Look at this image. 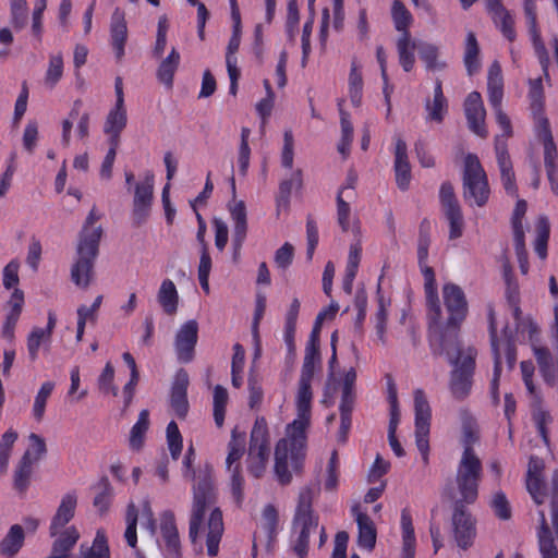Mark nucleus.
<instances>
[{
	"mask_svg": "<svg viewBox=\"0 0 558 558\" xmlns=\"http://www.w3.org/2000/svg\"><path fill=\"white\" fill-rule=\"evenodd\" d=\"M349 86L351 102L354 107H359L362 101L363 78L355 60H352L351 63Z\"/></svg>",
	"mask_w": 558,
	"mask_h": 558,
	"instance_id": "nucleus-46",
	"label": "nucleus"
},
{
	"mask_svg": "<svg viewBox=\"0 0 558 558\" xmlns=\"http://www.w3.org/2000/svg\"><path fill=\"white\" fill-rule=\"evenodd\" d=\"M418 46L420 45H417L415 40H413V37L399 38L397 43L399 60L401 66L405 72H409L413 69L415 62L414 52L416 49L418 50Z\"/></svg>",
	"mask_w": 558,
	"mask_h": 558,
	"instance_id": "nucleus-37",
	"label": "nucleus"
},
{
	"mask_svg": "<svg viewBox=\"0 0 558 558\" xmlns=\"http://www.w3.org/2000/svg\"><path fill=\"white\" fill-rule=\"evenodd\" d=\"M439 198L442 209L460 207L453 186L450 182H444L440 186Z\"/></svg>",
	"mask_w": 558,
	"mask_h": 558,
	"instance_id": "nucleus-64",
	"label": "nucleus"
},
{
	"mask_svg": "<svg viewBox=\"0 0 558 558\" xmlns=\"http://www.w3.org/2000/svg\"><path fill=\"white\" fill-rule=\"evenodd\" d=\"M529 97L531 100V111L537 119V124H539L541 117H544V89L541 78L530 80Z\"/></svg>",
	"mask_w": 558,
	"mask_h": 558,
	"instance_id": "nucleus-39",
	"label": "nucleus"
},
{
	"mask_svg": "<svg viewBox=\"0 0 558 558\" xmlns=\"http://www.w3.org/2000/svg\"><path fill=\"white\" fill-rule=\"evenodd\" d=\"M513 242L514 248L518 256L520 269L522 274H527L529 270V262H527V252L524 243V231H517L513 233Z\"/></svg>",
	"mask_w": 558,
	"mask_h": 558,
	"instance_id": "nucleus-59",
	"label": "nucleus"
},
{
	"mask_svg": "<svg viewBox=\"0 0 558 558\" xmlns=\"http://www.w3.org/2000/svg\"><path fill=\"white\" fill-rule=\"evenodd\" d=\"M47 339L43 328L35 327L27 337V350L32 361H35L38 355V350L41 341Z\"/></svg>",
	"mask_w": 558,
	"mask_h": 558,
	"instance_id": "nucleus-63",
	"label": "nucleus"
},
{
	"mask_svg": "<svg viewBox=\"0 0 558 558\" xmlns=\"http://www.w3.org/2000/svg\"><path fill=\"white\" fill-rule=\"evenodd\" d=\"M359 527L357 543L361 547L372 550L376 545V527L372 519L363 512L356 513Z\"/></svg>",
	"mask_w": 558,
	"mask_h": 558,
	"instance_id": "nucleus-31",
	"label": "nucleus"
},
{
	"mask_svg": "<svg viewBox=\"0 0 558 558\" xmlns=\"http://www.w3.org/2000/svg\"><path fill=\"white\" fill-rule=\"evenodd\" d=\"M25 533L20 524H13L0 542V554L5 558H13L24 545Z\"/></svg>",
	"mask_w": 558,
	"mask_h": 558,
	"instance_id": "nucleus-27",
	"label": "nucleus"
},
{
	"mask_svg": "<svg viewBox=\"0 0 558 558\" xmlns=\"http://www.w3.org/2000/svg\"><path fill=\"white\" fill-rule=\"evenodd\" d=\"M114 368L111 363H107L98 378L99 389L104 392L111 391L113 396L118 395V388L113 386Z\"/></svg>",
	"mask_w": 558,
	"mask_h": 558,
	"instance_id": "nucleus-61",
	"label": "nucleus"
},
{
	"mask_svg": "<svg viewBox=\"0 0 558 558\" xmlns=\"http://www.w3.org/2000/svg\"><path fill=\"white\" fill-rule=\"evenodd\" d=\"M269 450H248V472L256 478H259L264 475L266 471L267 461L269 458Z\"/></svg>",
	"mask_w": 558,
	"mask_h": 558,
	"instance_id": "nucleus-44",
	"label": "nucleus"
},
{
	"mask_svg": "<svg viewBox=\"0 0 558 558\" xmlns=\"http://www.w3.org/2000/svg\"><path fill=\"white\" fill-rule=\"evenodd\" d=\"M263 529L267 534V546L270 547L277 534L278 511L272 505H267L263 510Z\"/></svg>",
	"mask_w": 558,
	"mask_h": 558,
	"instance_id": "nucleus-49",
	"label": "nucleus"
},
{
	"mask_svg": "<svg viewBox=\"0 0 558 558\" xmlns=\"http://www.w3.org/2000/svg\"><path fill=\"white\" fill-rule=\"evenodd\" d=\"M54 388L53 381H46L41 385L33 407L34 417L39 422L43 420L46 409V403Z\"/></svg>",
	"mask_w": 558,
	"mask_h": 558,
	"instance_id": "nucleus-51",
	"label": "nucleus"
},
{
	"mask_svg": "<svg viewBox=\"0 0 558 558\" xmlns=\"http://www.w3.org/2000/svg\"><path fill=\"white\" fill-rule=\"evenodd\" d=\"M486 5L488 11L494 14V22L499 26V29L505 35L512 33L513 20L502 7L500 0H486Z\"/></svg>",
	"mask_w": 558,
	"mask_h": 558,
	"instance_id": "nucleus-38",
	"label": "nucleus"
},
{
	"mask_svg": "<svg viewBox=\"0 0 558 558\" xmlns=\"http://www.w3.org/2000/svg\"><path fill=\"white\" fill-rule=\"evenodd\" d=\"M154 198V174L147 173L143 182L135 184L133 203L153 204Z\"/></svg>",
	"mask_w": 558,
	"mask_h": 558,
	"instance_id": "nucleus-43",
	"label": "nucleus"
},
{
	"mask_svg": "<svg viewBox=\"0 0 558 558\" xmlns=\"http://www.w3.org/2000/svg\"><path fill=\"white\" fill-rule=\"evenodd\" d=\"M537 138L544 146V166L546 170L553 171L557 169L558 150L554 142V137L549 128V121L545 117H541V122L537 124Z\"/></svg>",
	"mask_w": 558,
	"mask_h": 558,
	"instance_id": "nucleus-22",
	"label": "nucleus"
},
{
	"mask_svg": "<svg viewBox=\"0 0 558 558\" xmlns=\"http://www.w3.org/2000/svg\"><path fill=\"white\" fill-rule=\"evenodd\" d=\"M100 216L95 207L88 213L78 235L77 259L71 268V279L77 287L86 289L94 274L95 260L99 253V243L104 233L101 226L92 228Z\"/></svg>",
	"mask_w": 558,
	"mask_h": 558,
	"instance_id": "nucleus-3",
	"label": "nucleus"
},
{
	"mask_svg": "<svg viewBox=\"0 0 558 558\" xmlns=\"http://www.w3.org/2000/svg\"><path fill=\"white\" fill-rule=\"evenodd\" d=\"M32 451L26 450L20 460L17 469L14 472V488L20 494H25L29 486L31 476L33 474Z\"/></svg>",
	"mask_w": 558,
	"mask_h": 558,
	"instance_id": "nucleus-34",
	"label": "nucleus"
},
{
	"mask_svg": "<svg viewBox=\"0 0 558 558\" xmlns=\"http://www.w3.org/2000/svg\"><path fill=\"white\" fill-rule=\"evenodd\" d=\"M469 505L462 500H452V532L457 545L464 550L473 545L476 536V520L468 510Z\"/></svg>",
	"mask_w": 558,
	"mask_h": 558,
	"instance_id": "nucleus-10",
	"label": "nucleus"
},
{
	"mask_svg": "<svg viewBox=\"0 0 558 558\" xmlns=\"http://www.w3.org/2000/svg\"><path fill=\"white\" fill-rule=\"evenodd\" d=\"M63 73V59L60 53L50 57L49 66L46 72L45 82L50 87H53L62 77Z\"/></svg>",
	"mask_w": 558,
	"mask_h": 558,
	"instance_id": "nucleus-56",
	"label": "nucleus"
},
{
	"mask_svg": "<svg viewBox=\"0 0 558 558\" xmlns=\"http://www.w3.org/2000/svg\"><path fill=\"white\" fill-rule=\"evenodd\" d=\"M429 244L430 241L417 240V259L425 280L424 289L426 294V304L429 307L432 319L437 323L440 318V302L438 299L434 269L426 264Z\"/></svg>",
	"mask_w": 558,
	"mask_h": 558,
	"instance_id": "nucleus-12",
	"label": "nucleus"
},
{
	"mask_svg": "<svg viewBox=\"0 0 558 558\" xmlns=\"http://www.w3.org/2000/svg\"><path fill=\"white\" fill-rule=\"evenodd\" d=\"M488 99L492 107H498L504 96V80L500 64L494 61L488 70L487 77Z\"/></svg>",
	"mask_w": 558,
	"mask_h": 558,
	"instance_id": "nucleus-29",
	"label": "nucleus"
},
{
	"mask_svg": "<svg viewBox=\"0 0 558 558\" xmlns=\"http://www.w3.org/2000/svg\"><path fill=\"white\" fill-rule=\"evenodd\" d=\"M442 298L449 317L450 326H460L468 314V302L463 290L456 283H446L442 288Z\"/></svg>",
	"mask_w": 558,
	"mask_h": 558,
	"instance_id": "nucleus-13",
	"label": "nucleus"
},
{
	"mask_svg": "<svg viewBox=\"0 0 558 558\" xmlns=\"http://www.w3.org/2000/svg\"><path fill=\"white\" fill-rule=\"evenodd\" d=\"M190 384L189 374L180 368L171 386L170 405L179 418H185L189 412L187 387Z\"/></svg>",
	"mask_w": 558,
	"mask_h": 558,
	"instance_id": "nucleus-17",
	"label": "nucleus"
},
{
	"mask_svg": "<svg viewBox=\"0 0 558 558\" xmlns=\"http://www.w3.org/2000/svg\"><path fill=\"white\" fill-rule=\"evenodd\" d=\"M160 531L166 543L167 558H181L179 532L172 511L167 510L161 513Z\"/></svg>",
	"mask_w": 558,
	"mask_h": 558,
	"instance_id": "nucleus-19",
	"label": "nucleus"
},
{
	"mask_svg": "<svg viewBox=\"0 0 558 558\" xmlns=\"http://www.w3.org/2000/svg\"><path fill=\"white\" fill-rule=\"evenodd\" d=\"M294 247L289 242H286L275 253V263L281 269H287L293 262Z\"/></svg>",
	"mask_w": 558,
	"mask_h": 558,
	"instance_id": "nucleus-62",
	"label": "nucleus"
},
{
	"mask_svg": "<svg viewBox=\"0 0 558 558\" xmlns=\"http://www.w3.org/2000/svg\"><path fill=\"white\" fill-rule=\"evenodd\" d=\"M402 558L415 557V534L412 518L408 509L401 511Z\"/></svg>",
	"mask_w": 558,
	"mask_h": 558,
	"instance_id": "nucleus-33",
	"label": "nucleus"
},
{
	"mask_svg": "<svg viewBox=\"0 0 558 558\" xmlns=\"http://www.w3.org/2000/svg\"><path fill=\"white\" fill-rule=\"evenodd\" d=\"M336 201L338 223L343 232H348L350 229L349 217L351 208L349 203L343 198V190H339Z\"/></svg>",
	"mask_w": 558,
	"mask_h": 558,
	"instance_id": "nucleus-58",
	"label": "nucleus"
},
{
	"mask_svg": "<svg viewBox=\"0 0 558 558\" xmlns=\"http://www.w3.org/2000/svg\"><path fill=\"white\" fill-rule=\"evenodd\" d=\"M464 112L469 129L482 138H486L488 132L485 128V108L483 106L481 94L472 92L464 101Z\"/></svg>",
	"mask_w": 558,
	"mask_h": 558,
	"instance_id": "nucleus-15",
	"label": "nucleus"
},
{
	"mask_svg": "<svg viewBox=\"0 0 558 558\" xmlns=\"http://www.w3.org/2000/svg\"><path fill=\"white\" fill-rule=\"evenodd\" d=\"M248 450H269V432L266 418L258 416L255 420L250 436Z\"/></svg>",
	"mask_w": 558,
	"mask_h": 558,
	"instance_id": "nucleus-35",
	"label": "nucleus"
},
{
	"mask_svg": "<svg viewBox=\"0 0 558 558\" xmlns=\"http://www.w3.org/2000/svg\"><path fill=\"white\" fill-rule=\"evenodd\" d=\"M11 14L15 31H20L27 20L26 0H11Z\"/></svg>",
	"mask_w": 558,
	"mask_h": 558,
	"instance_id": "nucleus-60",
	"label": "nucleus"
},
{
	"mask_svg": "<svg viewBox=\"0 0 558 558\" xmlns=\"http://www.w3.org/2000/svg\"><path fill=\"white\" fill-rule=\"evenodd\" d=\"M303 173L301 169H296L292 172L291 177L283 180L279 184L278 195L276 197L277 210H287L290 205V195L293 187L300 190L303 186Z\"/></svg>",
	"mask_w": 558,
	"mask_h": 558,
	"instance_id": "nucleus-30",
	"label": "nucleus"
},
{
	"mask_svg": "<svg viewBox=\"0 0 558 558\" xmlns=\"http://www.w3.org/2000/svg\"><path fill=\"white\" fill-rule=\"evenodd\" d=\"M396 183L401 191H407L411 182V167L408 160L407 143L398 136L395 148Z\"/></svg>",
	"mask_w": 558,
	"mask_h": 558,
	"instance_id": "nucleus-20",
	"label": "nucleus"
},
{
	"mask_svg": "<svg viewBox=\"0 0 558 558\" xmlns=\"http://www.w3.org/2000/svg\"><path fill=\"white\" fill-rule=\"evenodd\" d=\"M194 459L195 450L191 445L183 459V465L185 468L183 475L186 478L196 481L193 485V505L189 531V536L193 543L198 536L206 511L216 504L217 499L211 469L206 466L205 470L201 471L196 476L195 470L193 469Z\"/></svg>",
	"mask_w": 558,
	"mask_h": 558,
	"instance_id": "nucleus-2",
	"label": "nucleus"
},
{
	"mask_svg": "<svg viewBox=\"0 0 558 558\" xmlns=\"http://www.w3.org/2000/svg\"><path fill=\"white\" fill-rule=\"evenodd\" d=\"M415 442L425 463L428 462L430 407L422 389L414 391Z\"/></svg>",
	"mask_w": 558,
	"mask_h": 558,
	"instance_id": "nucleus-11",
	"label": "nucleus"
},
{
	"mask_svg": "<svg viewBox=\"0 0 558 558\" xmlns=\"http://www.w3.org/2000/svg\"><path fill=\"white\" fill-rule=\"evenodd\" d=\"M246 436L245 433L238 432L234 427L231 432V438L228 442V456L226 459L227 470L232 472L235 464L240 463L245 452Z\"/></svg>",
	"mask_w": 558,
	"mask_h": 558,
	"instance_id": "nucleus-32",
	"label": "nucleus"
},
{
	"mask_svg": "<svg viewBox=\"0 0 558 558\" xmlns=\"http://www.w3.org/2000/svg\"><path fill=\"white\" fill-rule=\"evenodd\" d=\"M539 515V526L537 530V541L539 551L543 558H558V549L555 544L553 533L549 529L548 522L545 517V512L541 510L538 512Z\"/></svg>",
	"mask_w": 558,
	"mask_h": 558,
	"instance_id": "nucleus-26",
	"label": "nucleus"
},
{
	"mask_svg": "<svg viewBox=\"0 0 558 558\" xmlns=\"http://www.w3.org/2000/svg\"><path fill=\"white\" fill-rule=\"evenodd\" d=\"M462 181L464 201L473 199L478 207L484 206L489 197V186L480 159L474 154H468L464 158Z\"/></svg>",
	"mask_w": 558,
	"mask_h": 558,
	"instance_id": "nucleus-6",
	"label": "nucleus"
},
{
	"mask_svg": "<svg viewBox=\"0 0 558 558\" xmlns=\"http://www.w3.org/2000/svg\"><path fill=\"white\" fill-rule=\"evenodd\" d=\"M17 439V433L9 429L2 435L0 440V471H5L11 454L12 447Z\"/></svg>",
	"mask_w": 558,
	"mask_h": 558,
	"instance_id": "nucleus-54",
	"label": "nucleus"
},
{
	"mask_svg": "<svg viewBox=\"0 0 558 558\" xmlns=\"http://www.w3.org/2000/svg\"><path fill=\"white\" fill-rule=\"evenodd\" d=\"M137 518H138V510L134 502H130L126 508L125 513V521H126V529L124 532V537L128 543V545L132 548H136L137 544V534H136V526H137Z\"/></svg>",
	"mask_w": 558,
	"mask_h": 558,
	"instance_id": "nucleus-47",
	"label": "nucleus"
},
{
	"mask_svg": "<svg viewBox=\"0 0 558 558\" xmlns=\"http://www.w3.org/2000/svg\"><path fill=\"white\" fill-rule=\"evenodd\" d=\"M149 427V412L142 410L137 422L133 425L130 434V446L132 449L138 450L144 442V436Z\"/></svg>",
	"mask_w": 558,
	"mask_h": 558,
	"instance_id": "nucleus-41",
	"label": "nucleus"
},
{
	"mask_svg": "<svg viewBox=\"0 0 558 558\" xmlns=\"http://www.w3.org/2000/svg\"><path fill=\"white\" fill-rule=\"evenodd\" d=\"M313 378L300 376L296 396L298 417L287 426V437L280 439L275 448V474L281 485L292 481V471L300 474L306 456V428L311 418V402L313 398Z\"/></svg>",
	"mask_w": 558,
	"mask_h": 558,
	"instance_id": "nucleus-1",
	"label": "nucleus"
},
{
	"mask_svg": "<svg viewBox=\"0 0 558 558\" xmlns=\"http://www.w3.org/2000/svg\"><path fill=\"white\" fill-rule=\"evenodd\" d=\"M490 507L497 518L500 520L507 521L511 519V507L510 504L502 492H497L494 494Z\"/></svg>",
	"mask_w": 558,
	"mask_h": 558,
	"instance_id": "nucleus-55",
	"label": "nucleus"
},
{
	"mask_svg": "<svg viewBox=\"0 0 558 558\" xmlns=\"http://www.w3.org/2000/svg\"><path fill=\"white\" fill-rule=\"evenodd\" d=\"M339 310V305L336 302H331L328 308L322 311L316 316L313 329L310 335V339L305 347V354L301 371V376H307L308 378H313L315 374V368L318 366L320 368L322 365V356H320V329L323 319L326 317L327 313L330 312V315L333 316Z\"/></svg>",
	"mask_w": 558,
	"mask_h": 558,
	"instance_id": "nucleus-9",
	"label": "nucleus"
},
{
	"mask_svg": "<svg viewBox=\"0 0 558 558\" xmlns=\"http://www.w3.org/2000/svg\"><path fill=\"white\" fill-rule=\"evenodd\" d=\"M534 354L539 367V372L542 373L545 381L553 384L555 381V375L549 350L545 347L535 348Z\"/></svg>",
	"mask_w": 558,
	"mask_h": 558,
	"instance_id": "nucleus-45",
	"label": "nucleus"
},
{
	"mask_svg": "<svg viewBox=\"0 0 558 558\" xmlns=\"http://www.w3.org/2000/svg\"><path fill=\"white\" fill-rule=\"evenodd\" d=\"M197 339V322L195 319L185 322L178 330L174 339L177 356L181 363H190L194 359Z\"/></svg>",
	"mask_w": 558,
	"mask_h": 558,
	"instance_id": "nucleus-14",
	"label": "nucleus"
},
{
	"mask_svg": "<svg viewBox=\"0 0 558 558\" xmlns=\"http://www.w3.org/2000/svg\"><path fill=\"white\" fill-rule=\"evenodd\" d=\"M180 53L174 46L169 47V52L158 59L157 78L167 87H172L173 76L180 64Z\"/></svg>",
	"mask_w": 558,
	"mask_h": 558,
	"instance_id": "nucleus-25",
	"label": "nucleus"
},
{
	"mask_svg": "<svg viewBox=\"0 0 558 558\" xmlns=\"http://www.w3.org/2000/svg\"><path fill=\"white\" fill-rule=\"evenodd\" d=\"M391 14L396 29L398 32H404V35H409L407 29L412 21V16L409 10L404 7V4L401 1L395 0L391 9Z\"/></svg>",
	"mask_w": 558,
	"mask_h": 558,
	"instance_id": "nucleus-50",
	"label": "nucleus"
},
{
	"mask_svg": "<svg viewBox=\"0 0 558 558\" xmlns=\"http://www.w3.org/2000/svg\"><path fill=\"white\" fill-rule=\"evenodd\" d=\"M312 501V488L304 487L299 495V502L294 518V521L302 525L299 538L294 545V551L300 558H305L307 555L311 532L318 526V519L313 515Z\"/></svg>",
	"mask_w": 558,
	"mask_h": 558,
	"instance_id": "nucleus-7",
	"label": "nucleus"
},
{
	"mask_svg": "<svg viewBox=\"0 0 558 558\" xmlns=\"http://www.w3.org/2000/svg\"><path fill=\"white\" fill-rule=\"evenodd\" d=\"M94 489L96 490V495L94 497L93 505L102 515L107 513L110 508L113 487L111 486L109 478L107 476H102L94 486Z\"/></svg>",
	"mask_w": 558,
	"mask_h": 558,
	"instance_id": "nucleus-36",
	"label": "nucleus"
},
{
	"mask_svg": "<svg viewBox=\"0 0 558 558\" xmlns=\"http://www.w3.org/2000/svg\"><path fill=\"white\" fill-rule=\"evenodd\" d=\"M476 356V349L468 347L462 362L451 364L453 368L450 373L449 388L457 400L465 399L471 391Z\"/></svg>",
	"mask_w": 558,
	"mask_h": 558,
	"instance_id": "nucleus-8",
	"label": "nucleus"
},
{
	"mask_svg": "<svg viewBox=\"0 0 558 558\" xmlns=\"http://www.w3.org/2000/svg\"><path fill=\"white\" fill-rule=\"evenodd\" d=\"M444 214L449 222V239L456 240L462 236L464 220L461 207L448 208L444 210Z\"/></svg>",
	"mask_w": 558,
	"mask_h": 558,
	"instance_id": "nucleus-48",
	"label": "nucleus"
},
{
	"mask_svg": "<svg viewBox=\"0 0 558 558\" xmlns=\"http://www.w3.org/2000/svg\"><path fill=\"white\" fill-rule=\"evenodd\" d=\"M418 54L428 70H441L446 66L445 63L437 61L438 50L434 45L421 44L418 46Z\"/></svg>",
	"mask_w": 558,
	"mask_h": 558,
	"instance_id": "nucleus-53",
	"label": "nucleus"
},
{
	"mask_svg": "<svg viewBox=\"0 0 558 558\" xmlns=\"http://www.w3.org/2000/svg\"><path fill=\"white\" fill-rule=\"evenodd\" d=\"M76 505L77 497L74 493H69L62 497L49 526L50 536H57L59 531L73 519Z\"/></svg>",
	"mask_w": 558,
	"mask_h": 558,
	"instance_id": "nucleus-21",
	"label": "nucleus"
},
{
	"mask_svg": "<svg viewBox=\"0 0 558 558\" xmlns=\"http://www.w3.org/2000/svg\"><path fill=\"white\" fill-rule=\"evenodd\" d=\"M207 554L210 557H215L219 551V543L223 533L222 512L219 508H214L211 510L207 522Z\"/></svg>",
	"mask_w": 558,
	"mask_h": 558,
	"instance_id": "nucleus-23",
	"label": "nucleus"
},
{
	"mask_svg": "<svg viewBox=\"0 0 558 558\" xmlns=\"http://www.w3.org/2000/svg\"><path fill=\"white\" fill-rule=\"evenodd\" d=\"M482 472V462L476 453H470V451L462 452L456 474V483L460 498H456L452 492H450L449 498L451 500H462L466 504H474L478 497Z\"/></svg>",
	"mask_w": 558,
	"mask_h": 558,
	"instance_id": "nucleus-5",
	"label": "nucleus"
},
{
	"mask_svg": "<svg viewBox=\"0 0 558 558\" xmlns=\"http://www.w3.org/2000/svg\"><path fill=\"white\" fill-rule=\"evenodd\" d=\"M11 310L5 317V322L2 326V337L10 342L14 340V328L22 313L24 304V293L20 289H15L8 302Z\"/></svg>",
	"mask_w": 558,
	"mask_h": 558,
	"instance_id": "nucleus-24",
	"label": "nucleus"
},
{
	"mask_svg": "<svg viewBox=\"0 0 558 558\" xmlns=\"http://www.w3.org/2000/svg\"><path fill=\"white\" fill-rule=\"evenodd\" d=\"M229 211L233 221V258L236 259L240 256L242 245L247 234V213L245 203L243 201H239L233 205H229Z\"/></svg>",
	"mask_w": 558,
	"mask_h": 558,
	"instance_id": "nucleus-18",
	"label": "nucleus"
},
{
	"mask_svg": "<svg viewBox=\"0 0 558 558\" xmlns=\"http://www.w3.org/2000/svg\"><path fill=\"white\" fill-rule=\"evenodd\" d=\"M495 151L504 189L510 196L518 197V187L507 143L500 136L495 137Z\"/></svg>",
	"mask_w": 558,
	"mask_h": 558,
	"instance_id": "nucleus-16",
	"label": "nucleus"
},
{
	"mask_svg": "<svg viewBox=\"0 0 558 558\" xmlns=\"http://www.w3.org/2000/svg\"><path fill=\"white\" fill-rule=\"evenodd\" d=\"M157 301L167 315H174L179 306V294L174 282L165 279L157 292Z\"/></svg>",
	"mask_w": 558,
	"mask_h": 558,
	"instance_id": "nucleus-28",
	"label": "nucleus"
},
{
	"mask_svg": "<svg viewBox=\"0 0 558 558\" xmlns=\"http://www.w3.org/2000/svg\"><path fill=\"white\" fill-rule=\"evenodd\" d=\"M128 122L126 109L124 104H116L114 107L107 114L104 132H122Z\"/></svg>",
	"mask_w": 558,
	"mask_h": 558,
	"instance_id": "nucleus-40",
	"label": "nucleus"
},
{
	"mask_svg": "<svg viewBox=\"0 0 558 558\" xmlns=\"http://www.w3.org/2000/svg\"><path fill=\"white\" fill-rule=\"evenodd\" d=\"M463 62L466 69V72L470 76L476 73L481 68L480 61V46L476 40V37H468L465 43V51L463 57Z\"/></svg>",
	"mask_w": 558,
	"mask_h": 558,
	"instance_id": "nucleus-42",
	"label": "nucleus"
},
{
	"mask_svg": "<svg viewBox=\"0 0 558 558\" xmlns=\"http://www.w3.org/2000/svg\"><path fill=\"white\" fill-rule=\"evenodd\" d=\"M231 473L230 488L235 504L241 507L244 499L243 484L244 478L241 474V463L234 465Z\"/></svg>",
	"mask_w": 558,
	"mask_h": 558,
	"instance_id": "nucleus-57",
	"label": "nucleus"
},
{
	"mask_svg": "<svg viewBox=\"0 0 558 558\" xmlns=\"http://www.w3.org/2000/svg\"><path fill=\"white\" fill-rule=\"evenodd\" d=\"M167 444L173 460H178L182 451V436L174 421L167 426Z\"/></svg>",
	"mask_w": 558,
	"mask_h": 558,
	"instance_id": "nucleus-52",
	"label": "nucleus"
},
{
	"mask_svg": "<svg viewBox=\"0 0 558 558\" xmlns=\"http://www.w3.org/2000/svg\"><path fill=\"white\" fill-rule=\"evenodd\" d=\"M427 308L429 310L428 306ZM428 318L430 322L429 347L432 353L435 356H446L449 364L462 362L466 348H462L461 342L459 341L460 326H450L448 323L442 326L441 317L436 323L432 319L429 312Z\"/></svg>",
	"mask_w": 558,
	"mask_h": 558,
	"instance_id": "nucleus-4",
	"label": "nucleus"
}]
</instances>
